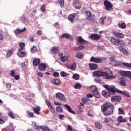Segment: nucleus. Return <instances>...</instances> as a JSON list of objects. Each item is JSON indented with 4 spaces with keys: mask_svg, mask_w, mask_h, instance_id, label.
Here are the masks:
<instances>
[{
    "mask_svg": "<svg viewBox=\"0 0 131 131\" xmlns=\"http://www.w3.org/2000/svg\"><path fill=\"white\" fill-rule=\"evenodd\" d=\"M101 110L103 112L104 115H111L113 113V105L110 102H105L101 107Z\"/></svg>",
    "mask_w": 131,
    "mask_h": 131,
    "instance_id": "obj_1",
    "label": "nucleus"
},
{
    "mask_svg": "<svg viewBox=\"0 0 131 131\" xmlns=\"http://www.w3.org/2000/svg\"><path fill=\"white\" fill-rule=\"evenodd\" d=\"M93 75L94 76H104V77H105V79H111V78H112V77H113V74L112 73V72H111V71L105 72H102L101 71H97L94 72Z\"/></svg>",
    "mask_w": 131,
    "mask_h": 131,
    "instance_id": "obj_2",
    "label": "nucleus"
},
{
    "mask_svg": "<svg viewBox=\"0 0 131 131\" xmlns=\"http://www.w3.org/2000/svg\"><path fill=\"white\" fill-rule=\"evenodd\" d=\"M86 16V20L90 21V22H93V23L96 22V19L95 18V15H92V12L90 11H87L85 12Z\"/></svg>",
    "mask_w": 131,
    "mask_h": 131,
    "instance_id": "obj_3",
    "label": "nucleus"
},
{
    "mask_svg": "<svg viewBox=\"0 0 131 131\" xmlns=\"http://www.w3.org/2000/svg\"><path fill=\"white\" fill-rule=\"evenodd\" d=\"M104 5L105 7V9L106 11H108V12H110L113 10V5H112V3L109 0H105L104 2Z\"/></svg>",
    "mask_w": 131,
    "mask_h": 131,
    "instance_id": "obj_4",
    "label": "nucleus"
},
{
    "mask_svg": "<svg viewBox=\"0 0 131 131\" xmlns=\"http://www.w3.org/2000/svg\"><path fill=\"white\" fill-rule=\"evenodd\" d=\"M104 88H106V90H108L110 92H111V93H113V94H115V93H117V91H118V89H116L114 86H110L108 85H104Z\"/></svg>",
    "mask_w": 131,
    "mask_h": 131,
    "instance_id": "obj_5",
    "label": "nucleus"
},
{
    "mask_svg": "<svg viewBox=\"0 0 131 131\" xmlns=\"http://www.w3.org/2000/svg\"><path fill=\"white\" fill-rule=\"evenodd\" d=\"M56 97L57 99L61 101V102H66V97L62 93L58 92L56 93Z\"/></svg>",
    "mask_w": 131,
    "mask_h": 131,
    "instance_id": "obj_6",
    "label": "nucleus"
},
{
    "mask_svg": "<svg viewBox=\"0 0 131 131\" xmlns=\"http://www.w3.org/2000/svg\"><path fill=\"white\" fill-rule=\"evenodd\" d=\"M45 103L51 112H52L53 114H54L55 113V110L54 109V107L52 106V105H51V102H50L48 100H46Z\"/></svg>",
    "mask_w": 131,
    "mask_h": 131,
    "instance_id": "obj_7",
    "label": "nucleus"
},
{
    "mask_svg": "<svg viewBox=\"0 0 131 131\" xmlns=\"http://www.w3.org/2000/svg\"><path fill=\"white\" fill-rule=\"evenodd\" d=\"M121 101V97L119 95L113 96L111 98V101L113 102H120Z\"/></svg>",
    "mask_w": 131,
    "mask_h": 131,
    "instance_id": "obj_8",
    "label": "nucleus"
},
{
    "mask_svg": "<svg viewBox=\"0 0 131 131\" xmlns=\"http://www.w3.org/2000/svg\"><path fill=\"white\" fill-rule=\"evenodd\" d=\"M121 76L124 77H131V72L127 71H123L120 72Z\"/></svg>",
    "mask_w": 131,
    "mask_h": 131,
    "instance_id": "obj_9",
    "label": "nucleus"
},
{
    "mask_svg": "<svg viewBox=\"0 0 131 131\" xmlns=\"http://www.w3.org/2000/svg\"><path fill=\"white\" fill-rule=\"evenodd\" d=\"M109 19L107 18V16H102L100 18L99 22L101 25H104V24L107 23V21Z\"/></svg>",
    "mask_w": 131,
    "mask_h": 131,
    "instance_id": "obj_10",
    "label": "nucleus"
},
{
    "mask_svg": "<svg viewBox=\"0 0 131 131\" xmlns=\"http://www.w3.org/2000/svg\"><path fill=\"white\" fill-rule=\"evenodd\" d=\"M89 38H91V39L93 40H98V39H100L101 36L98 34H92L91 35L89 36Z\"/></svg>",
    "mask_w": 131,
    "mask_h": 131,
    "instance_id": "obj_11",
    "label": "nucleus"
},
{
    "mask_svg": "<svg viewBox=\"0 0 131 131\" xmlns=\"http://www.w3.org/2000/svg\"><path fill=\"white\" fill-rule=\"evenodd\" d=\"M119 80V83L120 85H122V86H126V83L125 82V79L123 77H119L118 78Z\"/></svg>",
    "mask_w": 131,
    "mask_h": 131,
    "instance_id": "obj_12",
    "label": "nucleus"
},
{
    "mask_svg": "<svg viewBox=\"0 0 131 131\" xmlns=\"http://www.w3.org/2000/svg\"><path fill=\"white\" fill-rule=\"evenodd\" d=\"M90 62H92L93 63H96L97 64H100L102 62V60L100 58H95L94 56L91 57Z\"/></svg>",
    "mask_w": 131,
    "mask_h": 131,
    "instance_id": "obj_13",
    "label": "nucleus"
},
{
    "mask_svg": "<svg viewBox=\"0 0 131 131\" xmlns=\"http://www.w3.org/2000/svg\"><path fill=\"white\" fill-rule=\"evenodd\" d=\"M113 34L117 38H123L124 37V34L122 33L114 32Z\"/></svg>",
    "mask_w": 131,
    "mask_h": 131,
    "instance_id": "obj_14",
    "label": "nucleus"
},
{
    "mask_svg": "<svg viewBox=\"0 0 131 131\" xmlns=\"http://www.w3.org/2000/svg\"><path fill=\"white\" fill-rule=\"evenodd\" d=\"M51 81L53 83V84H54V85H61L62 84V82H61V80L57 79H52L51 80Z\"/></svg>",
    "mask_w": 131,
    "mask_h": 131,
    "instance_id": "obj_15",
    "label": "nucleus"
},
{
    "mask_svg": "<svg viewBox=\"0 0 131 131\" xmlns=\"http://www.w3.org/2000/svg\"><path fill=\"white\" fill-rule=\"evenodd\" d=\"M17 55L20 58H24L25 56H27V52H23L22 50H18Z\"/></svg>",
    "mask_w": 131,
    "mask_h": 131,
    "instance_id": "obj_16",
    "label": "nucleus"
},
{
    "mask_svg": "<svg viewBox=\"0 0 131 131\" xmlns=\"http://www.w3.org/2000/svg\"><path fill=\"white\" fill-rule=\"evenodd\" d=\"M82 102L85 105H91L92 104V100L89 98H82Z\"/></svg>",
    "mask_w": 131,
    "mask_h": 131,
    "instance_id": "obj_17",
    "label": "nucleus"
},
{
    "mask_svg": "<svg viewBox=\"0 0 131 131\" xmlns=\"http://www.w3.org/2000/svg\"><path fill=\"white\" fill-rule=\"evenodd\" d=\"M75 17H76V13L70 14L68 17V19L71 23H73V21H74V18H75Z\"/></svg>",
    "mask_w": 131,
    "mask_h": 131,
    "instance_id": "obj_18",
    "label": "nucleus"
},
{
    "mask_svg": "<svg viewBox=\"0 0 131 131\" xmlns=\"http://www.w3.org/2000/svg\"><path fill=\"white\" fill-rule=\"evenodd\" d=\"M32 108L35 114H37V115L40 114V113L39 112L40 111V107L36 106V107H32Z\"/></svg>",
    "mask_w": 131,
    "mask_h": 131,
    "instance_id": "obj_19",
    "label": "nucleus"
},
{
    "mask_svg": "<svg viewBox=\"0 0 131 131\" xmlns=\"http://www.w3.org/2000/svg\"><path fill=\"white\" fill-rule=\"evenodd\" d=\"M40 64V59L35 58L33 60V66H39Z\"/></svg>",
    "mask_w": 131,
    "mask_h": 131,
    "instance_id": "obj_20",
    "label": "nucleus"
},
{
    "mask_svg": "<svg viewBox=\"0 0 131 131\" xmlns=\"http://www.w3.org/2000/svg\"><path fill=\"white\" fill-rule=\"evenodd\" d=\"M117 93H119V94H121L123 96H126V97H128V98H130V95H129V94H128L126 91H123L121 90H118Z\"/></svg>",
    "mask_w": 131,
    "mask_h": 131,
    "instance_id": "obj_21",
    "label": "nucleus"
},
{
    "mask_svg": "<svg viewBox=\"0 0 131 131\" xmlns=\"http://www.w3.org/2000/svg\"><path fill=\"white\" fill-rule=\"evenodd\" d=\"M77 41L78 42H79V43H80V45H81V43H85V42H88L86 41V40H84L82 38V37L81 36H78L77 37Z\"/></svg>",
    "mask_w": 131,
    "mask_h": 131,
    "instance_id": "obj_22",
    "label": "nucleus"
},
{
    "mask_svg": "<svg viewBox=\"0 0 131 131\" xmlns=\"http://www.w3.org/2000/svg\"><path fill=\"white\" fill-rule=\"evenodd\" d=\"M26 30V27H24L23 29L20 30L19 29H16L14 31V33L15 34H20V33H22V32H24Z\"/></svg>",
    "mask_w": 131,
    "mask_h": 131,
    "instance_id": "obj_23",
    "label": "nucleus"
},
{
    "mask_svg": "<svg viewBox=\"0 0 131 131\" xmlns=\"http://www.w3.org/2000/svg\"><path fill=\"white\" fill-rule=\"evenodd\" d=\"M89 66L91 70H96L98 68V65L94 63H89Z\"/></svg>",
    "mask_w": 131,
    "mask_h": 131,
    "instance_id": "obj_24",
    "label": "nucleus"
},
{
    "mask_svg": "<svg viewBox=\"0 0 131 131\" xmlns=\"http://www.w3.org/2000/svg\"><path fill=\"white\" fill-rule=\"evenodd\" d=\"M32 126L37 130H39V129H40V127H41V126H37V124L35 122H33L32 123Z\"/></svg>",
    "mask_w": 131,
    "mask_h": 131,
    "instance_id": "obj_25",
    "label": "nucleus"
},
{
    "mask_svg": "<svg viewBox=\"0 0 131 131\" xmlns=\"http://www.w3.org/2000/svg\"><path fill=\"white\" fill-rule=\"evenodd\" d=\"M118 27L119 28H122V29H125V28H126V24L125 23H119L118 24Z\"/></svg>",
    "mask_w": 131,
    "mask_h": 131,
    "instance_id": "obj_26",
    "label": "nucleus"
},
{
    "mask_svg": "<svg viewBox=\"0 0 131 131\" xmlns=\"http://www.w3.org/2000/svg\"><path fill=\"white\" fill-rule=\"evenodd\" d=\"M102 95L105 98H108L110 96V93L106 92V90H103L102 92Z\"/></svg>",
    "mask_w": 131,
    "mask_h": 131,
    "instance_id": "obj_27",
    "label": "nucleus"
},
{
    "mask_svg": "<svg viewBox=\"0 0 131 131\" xmlns=\"http://www.w3.org/2000/svg\"><path fill=\"white\" fill-rule=\"evenodd\" d=\"M47 66L44 63H41L39 64L38 68L41 71H43L46 69Z\"/></svg>",
    "mask_w": 131,
    "mask_h": 131,
    "instance_id": "obj_28",
    "label": "nucleus"
},
{
    "mask_svg": "<svg viewBox=\"0 0 131 131\" xmlns=\"http://www.w3.org/2000/svg\"><path fill=\"white\" fill-rule=\"evenodd\" d=\"M118 40V39H117L114 37H111L110 39V41L111 43H113V45H117Z\"/></svg>",
    "mask_w": 131,
    "mask_h": 131,
    "instance_id": "obj_29",
    "label": "nucleus"
},
{
    "mask_svg": "<svg viewBox=\"0 0 131 131\" xmlns=\"http://www.w3.org/2000/svg\"><path fill=\"white\" fill-rule=\"evenodd\" d=\"M125 45V42L123 40L118 39L117 41V46H124Z\"/></svg>",
    "mask_w": 131,
    "mask_h": 131,
    "instance_id": "obj_30",
    "label": "nucleus"
},
{
    "mask_svg": "<svg viewBox=\"0 0 131 131\" xmlns=\"http://www.w3.org/2000/svg\"><path fill=\"white\" fill-rule=\"evenodd\" d=\"M64 107H66V108H67L68 111H69V112H70L71 113H72L73 114H75V112L72 111V110H71V107L67 105V104H65L64 105Z\"/></svg>",
    "mask_w": 131,
    "mask_h": 131,
    "instance_id": "obj_31",
    "label": "nucleus"
},
{
    "mask_svg": "<svg viewBox=\"0 0 131 131\" xmlns=\"http://www.w3.org/2000/svg\"><path fill=\"white\" fill-rule=\"evenodd\" d=\"M83 57H84V55L81 53H78L76 54V58L77 59H83Z\"/></svg>",
    "mask_w": 131,
    "mask_h": 131,
    "instance_id": "obj_32",
    "label": "nucleus"
},
{
    "mask_svg": "<svg viewBox=\"0 0 131 131\" xmlns=\"http://www.w3.org/2000/svg\"><path fill=\"white\" fill-rule=\"evenodd\" d=\"M93 96L94 97H96V98H100L101 97V94H100V92H99V91L97 90L95 91L93 94Z\"/></svg>",
    "mask_w": 131,
    "mask_h": 131,
    "instance_id": "obj_33",
    "label": "nucleus"
},
{
    "mask_svg": "<svg viewBox=\"0 0 131 131\" xmlns=\"http://www.w3.org/2000/svg\"><path fill=\"white\" fill-rule=\"evenodd\" d=\"M97 90H98V88H97L96 86H91L90 88V92H91V93L93 94Z\"/></svg>",
    "mask_w": 131,
    "mask_h": 131,
    "instance_id": "obj_34",
    "label": "nucleus"
},
{
    "mask_svg": "<svg viewBox=\"0 0 131 131\" xmlns=\"http://www.w3.org/2000/svg\"><path fill=\"white\" fill-rule=\"evenodd\" d=\"M37 47L36 46H33L31 48V52L36 53V52H37Z\"/></svg>",
    "mask_w": 131,
    "mask_h": 131,
    "instance_id": "obj_35",
    "label": "nucleus"
},
{
    "mask_svg": "<svg viewBox=\"0 0 131 131\" xmlns=\"http://www.w3.org/2000/svg\"><path fill=\"white\" fill-rule=\"evenodd\" d=\"M51 51L54 53V54H58V53H59V49L58 47H53L51 49Z\"/></svg>",
    "mask_w": 131,
    "mask_h": 131,
    "instance_id": "obj_36",
    "label": "nucleus"
},
{
    "mask_svg": "<svg viewBox=\"0 0 131 131\" xmlns=\"http://www.w3.org/2000/svg\"><path fill=\"white\" fill-rule=\"evenodd\" d=\"M67 68L71 69V70H75L76 69V64L74 63L72 64L70 67L67 66Z\"/></svg>",
    "mask_w": 131,
    "mask_h": 131,
    "instance_id": "obj_37",
    "label": "nucleus"
},
{
    "mask_svg": "<svg viewBox=\"0 0 131 131\" xmlns=\"http://www.w3.org/2000/svg\"><path fill=\"white\" fill-rule=\"evenodd\" d=\"M119 49L120 51H121L124 55H127V51L126 50H125L124 48L122 47V46H120L119 48Z\"/></svg>",
    "mask_w": 131,
    "mask_h": 131,
    "instance_id": "obj_38",
    "label": "nucleus"
},
{
    "mask_svg": "<svg viewBox=\"0 0 131 131\" xmlns=\"http://www.w3.org/2000/svg\"><path fill=\"white\" fill-rule=\"evenodd\" d=\"M60 60L61 62H67L68 60V57L67 56H62L60 58Z\"/></svg>",
    "mask_w": 131,
    "mask_h": 131,
    "instance_id": "obj_39",
    "label": "nucleus"
},
{
    "mask_svg": "<svg viewBox=\"0 0 131 131\" xmlns=\"http://www.w3.org/2000/svg\"><path fill=\"white\" fill-rule=\"evenodd\" d=\"M95 125L96 128H98V129H101V128H102V125L98 122L95 123Z\"/></svg>",
    "mask_w": 131,
    "mask_h": 131,
    "instance_id": "obj_40",
    "label": "nucleus"
},
{
    "mask_svg": "<svg viewBox=\"0 0 131 131\" xmlns=\"http://www.w3.org/2000/svg\"><path fill=\"white\" fill-rule=\"evenodd\" d=\"M65 0H58L59 4L61 8H64L65 6Z\"/></svg>",
    "mask_w": 131,
    "mask_h": 131,
    "instance_id": "obj_41",
    "label": "nucleus"
},
{
    "mask_svg": "<svg viewBox=\"0 0 131 131\" xmlns=\"http://www.w3.org/2000/svg\"><path fill=\"white\" fill-rule=\"evenodd\" d=\"M12 54H13V50H12V49H10V50L8 51V52H7L6 55V58H9V57H10V56H11V55H12Z\"/></svg>",
    "mask_w": 131,
    "mask_h": 131,
    "instance_id": "obj_42",
    "label": "nucleus"
},
{
    "mask_svg": "<svg viewBox=\"0 0 131 131\" xmlns=\"http://www.w3.org/2000/svg\"><path fill=\"white\" fill-rule=\"evenodd\" d=\"M70 37V36L68 34H66V33H63L61 36V38H66L67 39H69Z\"/></svg>",
    "mask_w": 131,
    "mask_h": 131,
    "instance_id": "obj_43",
    "label": "nucleus"
},
{
    "mask_svg": "<svg viewBox=\"0 0 131 131\" xmlns=\"http://www.w3.org/2000/svg\"><path fill=\"white\" fill-rule=\"evenodd\" d=\"M82 86L81 85V84H80V83H77L74 85L75 89H76L77 90H80V89H81Z\"/></svg>",
    "mask_w": 131,
    "mask_h": 131,
    "instance_id": "obj_44",
    "label": "nucleus"
},
{
    "mask_svg": "<svg viewBox=\"0 0 131 131\" xmlns=\"http://www.w3.org/2000/svg\"><path fill=\"white\" fill-rule=\"evenodd\" d=\"M40 129H42V131H51L50 130V129L49 128V127L45 126H41Z\"/></svg>",
    "mask_w": 131,
    "mask_h": 131,
    "instance_id": "obj_45",
    "label": "nucleus"
},
{
    "mask_svg": "<svg viewBox=\"0 0 131 131\" xmlns=\"http://www.w3.org/2000/svg\"><path fill=\"white\" fill-rule=\"evenodd\" d=\"M56 111H57V112H59V113H62V112H63V108H62V107L61 106H58L56 108Z\"/></svg>",
    "mask_w": 131,
    "mask_h": 131,
    "instance_id": "obj_46",
    "label": "nucleus"
},
{
    "mask_svg": "<svg viewBox=\"0 0 131 131\" xmlns=\"http://www.w3.org/2000/svg\"><path fill=\"white\" fill-rule=\"evenodd\" d=\"M73 78L75 80H78L79 79V75L77 74H74L73 75Z\"/></svg>",
    "mask_w": 131,
    "mask_h": 131,
    "instance_id": "obj_47",
    "label": "nucleus"
},
{
    "mask_svg": "<svg viewBox=\"0 0 131 131\" xmlns=\"http://www.w3.org/2000/svg\"><path fill=\"white\" fill-rule=\"evenodd\" d=\"M8 129H11V130H14V124L13 123H10L9 126H8Z\"/></svg>",
    "mask_w": 131,
    "mask_h": 131,
    "instance_id": "obj_48",
    "label": "nucleus"
},
{
    "mask_svg": "<svg viewBox=\"0 0 131 131\" xmlns=\"http://www.w3.org/2000/svg\"><path fill=\"white\" fill-rule=\"evenodd\" d=\"M122 119H123L122 116H120L118 117L117 121V122H119V123H121V122H122Z\"/></svg>",
    "mask_w": 131,
    "mask_h": 131,
    "instance_id": "obj_49",
    "label": "nucleus"
},
{
    "mask_svg": "<svg viewBox=\"0 0 131 131\" xmlns=\"http://www.w3.org/2000/svg\"><path fill=\"white\" fill-rule=\"evenodd\" d=\"M19 46L20 47L19 50H20V51H23L24 47H25V44H24V43H20Z\"/></svg>",
    "mask_w": 131,
    "mask_h": 131,
    "instance_id": "obj_50",
    "label": "nucleus"
},
{
    "mask_svg": "<svg viewBox=\"0 0 131 131\" xmlns=\"http://www.w3.org/2000/svg\"><path fill=\"white\" fill-rule=\"evenodd\" d=\"M16 75V74L15 73V70H11L10 71V76L11 77H14V76Z\"/></svg>",
    "mask_w": 131,
    "mask_h": 131,
    "instance_id": "obj_51",
    "label": "nucleus"
},
{
    "mask_svg": "<svg viewBox=\"0 0 131 131\" xmlns=\"http://www.w3.org/2000/svg\"><path fill=\"white\" fill-rule=\"evenodd\" d=\"M60 75L62 77H66L67 76V73L66 72L62 71L60 73Z\"/></svg>",
    "mask_w": 131,
    "mask_h": 131,
    "instance_id": "obj_52",
    "label": "nucleus"
},
{
    "mask_svg": "<svg viewBox=\"0 0 131 131\" xmlns=\"http://www.w3.org/2000/svg\"><path fill=\"white\" fill-rule=\"evenodd\" d=\"M53 75L54 77H59L60 74L58 72H54L53 73Z\"/></svg>",
    "mask_w": 131,
    "mask_h": 131,
    "instance_id": "obj_53",
    "label": "nucleus"
},
{
    "mask_svg": "<svg viewBox=\"0 0 131 131\" xmlns=\"http://www.w3.org/2000/svg\"><path fill=\"white\" fill-rule=\"evenodd\" d=\"M8 115L11 117V118L14 119L15 118V115L13 114V112H11L8 113Z\"/></svg>",
    "mask_w": 131,
    "mask_h": 131,
    "instance_id": "obj_54",
    "label": "nucleus"
},
{
    "mask_svg": "<svg viewBox=\"0 0 131 131\" xmlns=\"http://www.w3.org/2000/svg\"><path fill=\"white\" fill-rule=\"evenodd\" d=\"M119 114H124V111L122 108H118Z\"/></svg>",
    "mask_w": 131,
    "mask_h": 131,
    "instance_id": "obj_55",
    "label": "nucleus"
},
{
    "mask_svg": "<svg viewBox=\"0 0 131 131\" xmlns=\"http://www.w3.org/2000/svg\"><path fill=\"white\" fill-rule=\"evenodd\" d=\"M41 10L42 12H45V11H46V5H45V4L42 5V6L41 7Z\"/></svg>",
    "mask_w": 131,
    "mask_h": 131,
    "instance_id": "obj_56",
    "label": "nucleus"
},
{
    "mask_svg": "<svg viewBox=\"0 0 131 131\" xmlns=\"http://www.w3.org/2000/svg\"><path fill=\"white\" fill-rule=\"evenodd\" d=\"M28 114L29 116H30V117H33V116H34V114L32 112H29L28 113Z\"/></svg>",
    "mask_w": 131,
    "mask_h": 131,
    "instance_id": "obj_57",
    "label": "nucleus"
},
{
    "mask_svg": "<svg viewBox=\"0 0 131 131\" xmlns=\"http://www.w3.org/2000/svg\"><path fill=\"white\" fill-rule=\"evenodd\" d=\"M110 120H111V119L110 118H105L104 119V121L107 123H109V122H110Z\"/></svg>",
    "mask_w": 131,
    "mask_h": 131,
    "instance_id": "obj_58",
    "label": "nucleus"
},
{
    "mask_svg": "<svg viewBox=\"0 0 131 131\" xmlns=\"http://www.w3.org/2000/svg\"><path fill=\"white\" fill-rule=\"evenodd\" d=\"M37 75L39 76V77H43V74L40 72H38Z\"/></svg>",
    "mask_w": 131,
    "mask_h": 131,
    "instance_id": "obj_59",
    "label": "nucleus"
},
{
    "mask_svg": "<svg viewBox=\"0 0 131 131\" xmlns=\"http://www.w3.org/2000/svg\"><path fill=\"white\" fill-rule=\"evenodd\" d=\"M78 49L80 51H81L82 50H83V48H84V46L83 45H80L78 46Z\"/></svg>",
    "mask_w": 131,
    "mask_h": 131,
    "instance_id": "obj_60",
    "label": "nucleus"
},
{
    "mask_svg": "<svg viewBox=\"0 0 131 131\" xmlns=\"http://www.w3.org/2000/svg\"><path fill=\"white\" fill-rule=\"evenodd\" d=\"M67 127H68L67 131H73L72 130V128L69 125H68Z\"/></svg>",
    "mask_w": 131,
    "mask_h": 131,
    "instance_id": "obj_61",
    "label": "nucleus"
},
{
    "mask_svg": "<svg viewBox=\"0 0 131 131\" xmlns=\"http://www.w3.org/2000/svg\"><path fill=\"white\" fill-rule=\"evenodd\" d=\"M14 78L16 80H19L20 79V76L18 75L14 76Z\"/></svg>",
    "mask_w": 131,
    "mask_h": 131,
    "instance_id": "obj_62",
    "label": "nucleus"
},
{
    "mask_svg": "<svg viewBox=\"0 0 131 131\" xmlns=\"http://www.w3.org/2000/svg\"><path fill=\"white\" fill-rule=\"evenodd\" d=\"M58 117H59V118H60V119L63 120V118H64V117H65V116L64 115L60 114V115H59Z\"/></svg>",
    "mask_w": 131,
    "mask_h": 131,
    "instance_id": "obj_63",
    "label": "nucleus"
},
{
    "mask_svg": "<svg viewBox=\"0 0 131 131\" xmlns=\"http://www.w3.org/2000/svg\"><path fill=\"white\" fill-rule=\"evenodd\" d=\"M29 40L31 42H33V41H34V37L32 36L30 38Z\"/></svg>",
    "mask_w": 131,
    "mask_h": 131,
    "instance_id": "obj_64",
    "label": "nucleus"
}]
</instances>
